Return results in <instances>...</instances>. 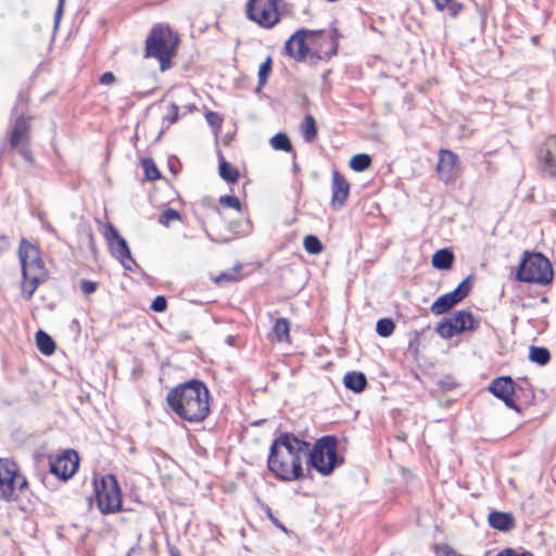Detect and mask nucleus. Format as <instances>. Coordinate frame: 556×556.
Returning a JSON list of instances; mask_svg holds the SVG:
<instances>
[{"instance_id": "obj_10", "label": "nucleus", "mask_w": 556, "mask_h": 556, "mask_svg": "<svg viewBox=\"0 0 556 556\" xmlns=\"http://www.w3.org/2000/svg\"><path fill=\"white\" fill-rule=\"evenodd\" d=\"M103 236L110 247L112 255L121 262L125 269L131 270V266L136 265V262L130 254L127 241L119 235L116 227L112 224L105 225Z\"/></svg>"}, {"instance_id": "obj_6", "label": "nucleus", "mask_w": 556, "mask_h": 556, "mask_svg": "<svg viewBox=\"0 0 556 556\" xmlns=\"http://www.w3.org/2000/svg\"><path fill=\"white\" fill-rule=\"evenodd\" d=\"M315 37H320L326 40L329 45V51L325 52L327 58H330L337 53L338 43L331 35H326L324 30H309V29H298L285 43V50L288 55L296 61H304L309 54V48L306 40H313Z\"/></svg>"}, {"instance_id": "obj_53", "label": "nucleus", "mask_w": 556, "mask_h": 556, "mask_svg": "<svg viewBox=\"0 0 556 556\" xmlns=\"http://www.w3.org/2000/svg\"><path fill=\"white\" fill-rule=\"evenodd\" d=\"M312 56H316L317 59H323V56L319 54V52L312 53Z\"/></svg>"}, {"instance_id": "obj_37", "label": "nucleus", "mask_w": 556, "mask_h": 556, "mask_svg": "<svg viewBox=\"0 0 556 556\" xmlns=\"http://www.w3.org/2000/svg\"><path fill=\"white\" fill-rule=\"evenodd\" d=\"M178 112L179 106L176 103L173 102L168 105L167 114L164 116V122H167L166 128L177 122Z\"/></svg>"}, {"instance_id": "obj_11", "label": "nucleus", "mask_w": 556, "mask_h": 556, "mask_svg": "<svg viewBox=\"0 0 556 556\" xmlns=\"http://www.w3.org/2000/svg\"><path fill=\"white\" fill-rule=\"evenodd\" d=\"M471 277L465 278L453 291L439 296L431 305L434 315H442L462 302L471 290Z\"/></svg>"}, {"instance_id": "obj_24", "label": "nucleus", "mask_w": 556, "mask_h": 556, "mask_svg": "<svg viewBox=\"0 0 556 556\" xmlns=\"http://www.w3.org/2000/svg\"><path fill=\"white\" fill-rule=\"evenodd\" d=\"M431 262L434 268L450 269L454 262V255L450 250L441 249L433 254Z\"/></svg>"}, {"instance_id": "obj_35", "label": "nucleus", "mask_w": 556, "mask_h": 556, "mask_svg": "<svg viewBox=\"0 0 556 556\" xmlns=\"http://www.w3.org/2000/svg\"><path fill=\"white\" fill-rule=\"evenodd\" d=\"M241 267H242L241 265H237L232 269L222 273L219 276H217L216 282L222 283L225 281H238L240 279L239 273H240Z\"/></svg>"}, {"instance_id": "obj_5", "label": "nucleus", "mask_w": 556, "mask_h": 556, "mask_svg": "<svg viewBox=\"0 0 556 556\" xmlns=\"http://www.w3.org/2000/svg\"><path fill=\"white\" fill-rule=\"evenodd\" d=\"M554 277L552 264L542 253H525L516 271V279L520 282L548 285Z\"/></svg>"}, {"instance_id": "obj_13", "label": "nucleus", "mask_w": 556, "mask_h": 556, "mask_svg": "<svg viewBox=\"0 0 556 556\" xmlns=\"http://www.w3.org/2000/svg\"><path fill=\"white\" fill-rule=\"evenodd\" d=\"M78 466V454L73 450H66L50 462V472L62 480H67L77 471Z\"/></svg>"}, {"instance_id": "obj_33", "label": "nucleus", "mask_w": 556, "mask_h": 556, "mask_svg": "<svg viewBox=\"0 0 556 556\" xmlns=\"http://www.w3.org/2000/svg\"><path fill=\"white\" fill-rule=\"evenodd\" d=\"M181 216L178 211L168 207L164 210L159 216V223L168 227L172 222L179 220Z\"/></svg>"}, {"instance_id": "obj_46", "label": "nucleus", "mask_w": 556, "mask_h": 556, "mask_svg": "<svg viewBox=\"0 0 556 556\" xmlns=\"http://www.w3.org/2000/svg\"><path fill=\"white\" fill-rule=\"evenodd\" d=\"M496 556H532L529 552L517 553L515 549L508 547L500 552Z\"/></svg>"}, {"instance_id": "obj_9", "label": "nucleus", "mask_w": 556, "mask_h": 556, "mask_svg": "<svg viewBox=\"0 0 556 556\" xmlns=\"http://www.w3.org/2000/svg\"><path fill=\"white\" fill-rule=\"evenodd\" d=\"M479 321L471 312L462 309L443 318L435 327V332L443 339H451L465 331L478 328Z\"/></svg>"}, {"instance_id": "obj_50", "label": "nucleus", "mask_w": 556, "mask_h": 556, "mask_svg": "<svg viewBox=\"0 0 556 556\" xmlns=\"http://www.w3.org/2000/svg\"><path fill=\"white\" fill-rule=\"evenodd\" d=\"M31 285L36 286V288H38L39 286V282H40V278L38 276V274H31V273H28V279H27Z\"/></svg>"}, {"instance_id": "obj_29", "label": "nucleus", "mask_w": 556, "mask_h": 556, "mask_svg": "<svg viewBox=\"0 0 556 556\" xmlns=\"http://www.w3.org/2000/svg\"><path fill=\"white\" fill-rule=\"evenodd\" d=\"M371 164V157L366 153H359L354 155L350 161V167L354 172H364Z\"/></svg>"}, {"instance_id": "obj_30", "label": "nucleus", "mask_w": 556, "mask_h": 556, "mask_svg": "<svg viewBox=\"0 0 556 556\" xmlns=\"http://www.w3.org/2000/svg\"><path fill=\"white\" fill-rule=\"evenodd\" d=\"M303 247L309 254H319L323 251L321 241L314 235H307L304 237Z\"/></svg>"}, {"instance_id": "obj_43", "label": "nucleus", "mask_w": 556, "mask_h": 556, "mask_svg": "<svg viewBox=\"0 0 556 556\" xmlns=\"http://www.w3.org/2000/svg\"><path fill=\"white\" fill-rule=\"evenodd\" d=\"M435 553L438 556H462L458 555L451 546L446 544L437 546Z\"/></svg>"}, {"instance_id": "obj_16", "label": "nucleus", "mask_w": 556, "mask_h": 556, "mask_svg": "<svg viewBox=\"0 0 556 556\" xmlns=\"http://www.w3.org/2000/svg\"><path fill=\"white\" fill-rule=\"evenodd\" d=\"M538 160L541 169L556 177V135L549 136L539 148Z\"/></svg>"}, {"instance_id": "obj_21", "label": "nucleus", "mask_w": 556, "mask_h": 556, "mask_svg": "<svg viewBox=\"0 0 556 556\" xmlns=\"http://www.w3.org/2000/svg\"><path fill=\"white\" fill-rule=\"evenodd\" d=\"M343 384L346 389L359 393L367 387V378L361 371H350L344 375Z\"/></svg>"}, {"instance_id": "obj_14", "label": "nucleus", "mask_w": 556, "mask_h": 556, "mask_svg": "<svg viewBox=\"0 0 556 556\" xmlns=\"http://www.w3.org/2000/svg\"><path fill=\"white\" fill-rule=\"evenodd\" d=\"M437 172L444 184H454L457 179L458 156L451 150H440Z\"/></svg>"}, {"instance_id": "obj_47", "label": "nucleus", "mask_w": 556, "mask_h": 556, "mask_svg": "<svg viewBox=\"0 0 556 556\" xmlns=\"http://www.w3.org/2000/svg\"><path fill=\"white\" fill-rule=\"evenodd\" d=\"M99 81L102 85H111L115 81V76L112 72H105L100 76Z\"/></svg>"}, {"instance_id": "obj_36", "label": "nucleus", "mask_w": 556, "mask_h": 556, "mask_svg": "<svg viewBox=\"0 0 556 556\" xmlns=\"http://www.w3.org/2000/svg\"><path fill=\"white\" fill-rule=\"evenodd\" d=\"M219 204L223 205V206H227V207H230V208H233L238 212L241 211V203L239 201V199L237 197H233V195H222L219 198Z\"/></svg>"}, {"instance_id": "obj_12", "label": "nucleus", "mask_w": 556, "mask_h": 556, "mask_svg": "<svg viewBox=\"0 0 556 556\" xmlns=\"http://www.w3.org/2000/svg\"><path fill=\"white\" fill-rule=\"evenodd\" d=\"M18 257L24 278H27L28 273H41L43 270V262L39 256L38 249L26 239L21 240Z\"/></svg>"}, {"instance_id": "obj_34", "label": "nucleus", "mask_w": 556, "mask_h": 556, "mask_svg": "<svg viewBox=\"0 0 556 556\" xmlns=\"http://www.w3.org/2000/svg\"><path fill=\"white\" fill-rule=\"evenodd\" d=\"M144 175L148 180H156L161 177V174L152 160L146 159L142 161Z\"/></svg>"}, {"instance_id": "obj_8", "label": "nucleus", "mask_w": 556, "mask_h": 556, "mask_svg": "<svg viewBox=\"0 0 556 556\" xmlns=\"http://www.w3.org/2000/svg\"><path fill=\"white\" fill-rule=\"evenodd\" d=\"M279 0H248L247 16L263 28H273L280 21Z\"/></svg>"}, {"instance_id": "obj_22", "label": "nucleus", "mask_w": 556, "mask_h": 556, "mask_svg": "<svg viewBox=\"0 0 556 556\" xmlns=\"http://www.w3.org/2000/svg\"><path fill=\"white\" fill-rule=\"evenodd\" d=\"M271 336L277 342H287L290 338V323L287 318L280 317L277 318Z\"/></svg>"}, {"instance_id": "obj_25", "label": "nucleus", "mask_w": 556, "mask_h": 556, "mask_svg": "<svg viewBox=\"0 0 556 556\" xmlns=\"http://www.w3.org/2000/svg\"><path fill=\"white\" fill-rule=\"evenodd\" d=\"M301 132L306 142H313L317 136L316 121L312 115H306L301 123Z\"/></svg>"}, {"instance_id": "obj_52", "label": "nucleus", "mask_w": 556, "mask_h": 556, "mask_svg": "<svg viewBox=\"0 0 556 556\" xmlns=\"http://www.w3.org/2000/svg\"><path fill=\"white\" fill-rule=\"evenodd\" d=\"M43 228L51 233L55 232V229L49 223H45Z\"/></svg>"}, {"instance_id": "obj_45", "label": "nucleus", "mask_w": 556, "mask_h": 556, "mask_svg": "<svg viewBox=\"0 0 556 556\" xmlns=\"http://www.w3.org/2000/svg\"><path fill=\"white\" fill-rule=\"evenodd\" d=\"M450 3H451L450 5L448 4L446 5L448 14L452 17H456L459 14V12L463 10V4L458 3V2L452 3V1Z\"/></svg>"}, {"instance_id": "obj_3", "label": "nucleus", "mask_w": 556, "mask_h": 556, "mask_svg": "<svg viewBox=\"0 0 556 556\" xmlns=\"http://www.w3.org/2000/svg\"><path fill=\"white\" fill-rule=\"evenodd\" d=\"M178 37L165 25H155L146 39V56L160 61V70L166 71L170 66V60L175 54Z\"/></svg>"}, {"instance_id": "obj_38", "label": "nucleus", "mask_w": 556, "mask_h": 556, "mask_svg": "<svg viewBox=\"0 0 556 556\" xmlns=\"http://www.w3.org/2000/svg\"><path fill=\"white\" fill-rule=\"evenodd\" d=\"M151 309L157 313H162L167 307V301L164 295H157L151 303Z\"/></svg>"}, {"instance_id": "obj_19", "label": "nucleus", "mask_w": 556, "mask_h": 556, "mask_svg": "<svg viewBox=\"0 0 556 556\" xmlns=\"http://www.w3.org/2000/svg\"><path fill=\"white\" fill-rule=\"evenodd\" d=\"M29 123L25 116H17L10 134L11 148L16 149L21 143L26 142L29 137Z\"/></svg>"}, {"instance_id": "obj_26", "label": "nucleus", "mask_w": 556, "mask_h": 556, "mask_svg": "<svg viewBox=\"0 0 556 556\" xmlns=\"http://www.w3.org/2000/svg\"><path fill=\"white\" fill-rule=\"evenodd\" d=\"M529 359L544 366L551 361V353L546 348L532 345L529 351Z\"/></svg>"}, {"instance_id": "obj_42", "label": "nucleus", "mask_w": 556, "mask_h": 556, "mask_svg": "<svg viewBox=\"0 0 556 556\" xmlns=\"http://www.w3.org/2000/svg\"><path fill=\"white\" fill-rule=\"evenodd\" d=\"M205 119H206V122H207L211 126H216V127H219V126L222 125V122H223V119H222V117L219 116V114H218V113H216V112H212V111H210V112H207V113L205 114Z\"/></svg>"}, {"instance_id": "obj_55", "label": "nucleus", "mask_w": 556, "mask_h": 556, "mask_svg": "<svg viewBox=\"0 0 556 556\" xmlns=\"http://www.w3.org/2000/svg\"><path fill=\"white\" fill-rule=\"evenodd\" d=\"M285 462H290V458L288 457L287 454H285Z\"/></svg>"}, {"instance_id": "obj_48", "label": "nucleus", "mask_w": 556, "mask_h": 556, "mask_svg": "<svg viewBox=\"0 0 556 556\" xmlns=\"http://www.w3.org/2000/svg\"><path fill=\"white\" fill-rule=\"evenodd\" d=\"M266 515L269 520L279 529L287 532V528L274 516L271 509L269 507L266 508Z\"/></svg>"}, {"instance_id": "obj_18", "label": "nucleus", "mask_w": 556, "mask_h": 556, "mask_svg": "<svg viewBox=\"0 0 556 556\" xmlns=\"http://www.w3.org/2000/svg\"><path fill=\"white\" fill-rule=\"evenodd\" d=\"M331 193V206L340 210L350 194V184L338 170L332 173Z\"/></svg>"}, {"instance_id": "obj_4", "label": "nucleus", "mask_w": 556, "mask_h": 556, "mask_svg": "<svg viewBox=\"0 0 556 556\" xmlns=\"http://www.w3.org/2000/svg\"><path fill=\"white\" fill-rule=\"evenodd\" d=\"M307 465L321 476L331 475L343 463V458L338 455V439L334 435L319 438L312 450L307 451Z\"/></svg>"}, {"instance_id": "obj_20", "label": "nucleus", "mask_w": 556, "mask_h": 556, "mask_svg": "<svg viewBox=\"0 0 556 556\" xmlns=\"http://www.w3.org/2000/svg\"><path fill=\"white\" fill-rule=\"evenodd\" d=\"M489 525L500 531H509L514 528L515 521L510 514L502 511H492L488 517Z\"/></svg>"}, {"instance_id": "obj_39", "label": "nucleus", "mask_w": 556, "mask_h": 556, "mask_svg": "<svg viewBox=\"0 0 556 556\" xmlns=\"http://www.w3.org/2000/svg\"><path fill=\"white\" fill-rule=\"evenodd\" d=\"M14 476H15L14 477V489L18 488L20 491H23L24 489H26L27 485H28L27 479L25 478V476L20 473L18 467H17L16 464H15V473H14Z\"/></svg>"}, {"instance_id": "obj_7", "label": "nucleus", "mask_w": 556, "mask_h": 556, "mask_svg": "<svg viewBox=\"0 0 556 556\" xmlns=\"http://www.w3.org/2000/svg\"><path fill=\"white\" fill-rule=\"evenodd\" d=\"M94 489L98 508L102 514L109 515L121 509V489L113 475L103 477L100 482L94 481Z\"/></svg>"}, {"instance_id": "obj_32", "label": "nucleus", "mask_w": 556, "mask_h": 556, "mask_svg": "<svg viewBox=\"0 0 556 556\" xmlns=\"http://www.w3.org/2000/svg\"><path fill=\"white\" fill-rule=\"evenodd\" d=\"M395 325L390 318H381L377 321L376 331L380 337H390L394 331Z\"/></svg>"}, {"instance_id": "obj_31", "label": "nucleus", "mask_w": 556, "mask_h": 556, "mask_svg": "<svg viewBox=\"0 0 556 556\" xmlns=\"http://www.w3.org/2000/svg\"><path fill=\"white\" fill-rule=\"evenodd\" d=\"M273 60L271 56H267L266 60L261 64L258 68V83L257 89H261L267 83L268 76L271 73Z\"/></svg>"}, {"instance_id": "obj_27", "label": "nucleus", "mask_w": 556, "mask_h": 556, "mask_svg": "<svg viewBox=\"0 0 556 556\" xmlns=\"http://www.w3.org/2000/svg\"><path fill=\"white\" fill-rule=\"evenodd\" d=\"M219 176L227 182H236L239 178V172L233 168L230 163L220 157Z\"/></svg>"}, {"instance_id": "obj_49", "label": "nucleus", "mask_w": 556, "mask_h": 556, "mask_svg": "<svg viewBox=\"0 0 556 556\" xmlns=\"http://www.w3.org/2000/svg\"><path fill=\"white\" fill-rule=\"evenodd\" d=\"M20 147V154L23 156V159L27 162L33 161L31 151L28 149V147L25 143H22Z\"/></svg>"}, {"instance_id": "obj_15", "label": "nucleus", "mask_w": 556, "mask_h": 556, "mask_svg": "<svg viewBox=\"0 0 556 556\" xmlns=\"http://www.w3.org/2000/svg\"><path fill=\"white\" fill-rule=\"evenodd\" d=\"M489 391L495 397L502 400L507 407L518 413L520 412L519 406L515 403L513 397L515 391V382L509 376L495 378L489 386Z\"/></svg>"}, {"instance_id": "obj_57", "label": "nucleus", "mask_w": 556, "mask_h": 556, "mask_svg": "<svg viewBox=\"0 0 556 556\" xmlns=\"http://www.w3.org/2000/svg\"><path fill=\"white\" fill-rule=\"evenodd\" d=\"M173 556H178V555L174 554Z\"/></svg>"}, {"instance_id": "obj_17", "label": "nucleus", "mask_w": 556, "mask_h": 556, "mask_svg": "<svg viewBox=\"0 0 556 556\" xmlns=\"http://www.w3.org/2000/svg\"><path fill=\"white\" fill-rule=\"evenodd\" d=\"M15 463L0 459V501L11 502L14 496Z\"/></svg>"}, {"instance_id": "obj_51", "label": "nucleus", "mask_w": 556, "mask_h": 556, "mask_svg": "<svg viewBox=\"0 0 556 556\" xmlns=\"http://www.w3.org/2000/svg\"><path fill=\"white\" fill-rule=\"evenodd\" d=\"M9 248V240L7 237H0V254L7 251Z\"/></svg>"}, {"instance_id": "obj_23", "label": "nucleus", "mask_w": 556, "mask_h": 556, "mask_svg": "<svg viewBox=\"0 0 556 556\" xmlns=\"http://www.w3.org/2000/svg\"><path fill=\"white\" fill-rule=\"evenodd\" d=\"M36 345L47 356L52 355L56 348L53 339L41 329L36 332Z\"/></svg>"}, {"instance_id": "obj_28", "label": "nucleus", "mask_w": 556, "mask_h": 556, "mask_svg": "<svg viewBox=\"0 0 556 556\" xmlns=\"http://www.w3.org/2000/svg\"><path fill=\"white\" fill-rule=\"evenodd\" d=\"M270 146L274 150L291 152L292 144L289 137L285 132H278L270 139Z\"/></svg>"}, {"instance_id": "obj_1", "label": "nucleus", "mask_w": 556, "mask_h": 556, "mask_svg": "<svg viewBox=\"0 0 556 556\" xmlns=\"http://www.w3.org/2000/svg\"><path fill=\"white\" fill-rule=\"evenodd\" d=\"M309 443L291 432H281L269 447L267 468L280 481L290 482L305 477L302 456L307 454Z\"/></svg>"}, {"instance_id": "obj_44", "label": "nucleus", "mask_w": 556, "mask_h": 556, "mask_svg": "<svg viewBox=\"0 0 556 556\" xmlns=\"http://www.w3.org/2000/svg\"><path fill=\"white\" fill-rule=\"evenodd\" d=\"M64 2H65V0L58 1V7H56V10L54 13V28L59 27V24H60L62 14H63Z\"/></svg>"}, {"instance_id": "obj_2", "label": "nucleus", "mask_w": 556, "mask_h": 556, "mask_svg": "<svg viewBox=\"0 0 556 556\" xmlns=\"http://www.w3.org/2000/svg\"><path fill=\"white\" fill-rule=\"evenodd\" d=\"M170 409L189 422L203 421L210 414V392L204 382L193 379L173 388L166 396Z\"/></svg>"}, {"instance_id": "obj_40", "label": "nucleus", "mask_w": 556, "mask_h": 556, "mask_svg": "<svg viewBox=\"0 0 556 556\" xmlns=\"http://www.w3.org/2000/svg\"><path fill=\"white\" fill-rule=\"evenodd\" d=\"M27 278H24V282L22 285V294L26 300H29L35 291L37 290L36 286L31 285Z\"/></svg>"}, {"instance_id": "obj_56", "label": "nucleus", "mask_w": 556, "mask_h": 556, "mask_svg": "<svg viewBox=\"0 0 556 556\" xmlns=\"http://www.w3.org/2000/svg\"><path fill=\"white\" fill-rule=\"evenodd\" d=\"M206 236H207V238H210L212 241H214V239L211 237V233H208L207 231H206Z\"/></svg>"}, {"instance_id": "obj_54", "label": "nucleus", "mask_w": 556, "mask_h": 556, "mask_svg": "<svg viewBox=\"0 0 556 556\" xmlns=\"http://www.w3.org/2000/svg\"><path fill=\"white\" fill-rule=\"evenodd\" d=\"M300 168H299V165L296 163H293V170L294 172H298Z\"/></svg>"}, {"instance_id": "obj_41", "label": "nucleus", "mask_w": 556, "mask_h": 556, "mask_svg": "<svg viewBox=\"0 0 556 556\" xmlns=\"http://www.w3.org/2000/svg\"><path fill=\"white\" fill-rule=\"evenodd\" d=\"M98 283L90 280H81L80 281V290L84 294L90 295L96 292Z\"/></svg>"}]
</instances>
